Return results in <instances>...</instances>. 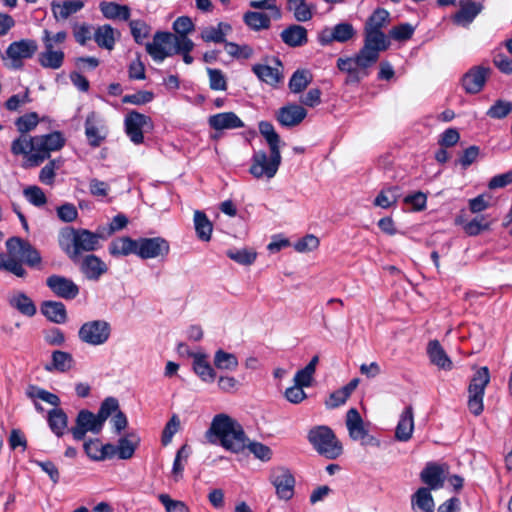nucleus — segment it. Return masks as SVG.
<instances>
[{
	"instance_id": "obj_12",
	"label": "nucleus",
	"mask_w": 512,
	"mask_h": 512,
	"mask_svg": "<svg viewBox=\"0 0 512 512\" xmlns=\"http://www.w3.org/2000/svg\"><path fill=\"white\" fill-rule=\"evenodd\" d=\"M360 59L359 51L353 57L338 58L337 68L347 73L346 84H358L364 77L369 75V69L372 65Z\"/></svg>"
},
{
	"instance_id": "obj_41",
	"label": "nucleus",
	"mask_w": 512,
	"mask_h": 512,
	"mask_svg": "<svg viewBox=\"0 0 512 512\" xmlns=\"http://www.w3.org/2000/svg\"><path fill=\"white\" fill-rule=\"evenodd\" d=\"M481 10V4L475 2L467 3L454 15V22L463 26L469 25Z\"/></svg>"
},
{
	"instance_id": "obj_47",
	"label": "nucleus",
	"mask_w": 512,
	"mask_h": 512,
	"mask_svg": "<svg viewBox=\"0 0 512 512\" xmlns=\"http://www.w3.org/2000/svg\"><path fill=\"white\" fill-rule=\"evenodd\" d=\"M214 365L221 370L234 371L237 369L239 362L235 354L219 349L214 355Z\"/></svg>"
},
{
	"instance_id": "obj_10",
	"label": "nucleus",
	"mask_w": 512,
	"mask_h": 512,
	"mask_svg": "<svg viewBox=\"0 0 512 512\" xmlns=\"http://www.w3.org/2000/svg\"><path fill=\"white\" fill-rule=\"evenodd\" d=\"M111 335V326L105 320L85 322L78 331L79 339L86 344L98 346L106 343Z\"/></svg>"
},
{
	"instance_id": "obj_57",
	"label": "nucleus",
	"mask_w": 512,
	"mask_h": 512,
	"mask_svg": "<svg viewBox=\"0 0 512 512\" xmlns=\"http://www.w3.org/2000/svg\"><path fill=\"white\" fill-rule=\"evenodd\" d=\"M250 6L255 9L269 11V16L273 20H279L282 17L281 9L276 5V0H254L250 2Z\"/></svg>"
},
{
	"instance_id": "obj_40",
	"label": "nucleus",
	"mask_w": 512,
	"mask_h": 512,
	"mask_svg": "<svg viewBox=\"0 0 512 512\" xmlns=\"http://www.w3.org/2000/svg\"><path fill=\"white\" fill-rule=\"evenodd\" d=\"M193 370L205 382H213L216 377L214 369L204 354L194 355Z\"/></svg>"
},
{
	"instance_id": "obj_25",
	"label": "nucleus",
	"mask_w": 512,
	"mask_h": 512,
	"mask_svg": "<svg viewBox=\"0 0 512 512\" xmlns=\"http://www.w3.org/2000/svg\"><path fill=\"white\" fill-rule=\"evenodd\" d=\"M421 481L429 490H437L443 487L445 477L442 467L436 463H428L420 473Z\"/></svg>"
},
{
	"instance_id": "obj_59",
	"label": "nucleus",
	"mask_w": 512,
	"mask_h": 512,
	"mask_svg": "<svg viewBox=\"0 0 512 512\" xmlns=\"http://www.w3.org/2000/svg\"><path fill=\"white\" fill-rule=\"evenodd\" d=\"M226 52L237 59H249L253 55V49L249 45H238L234 42H225Z\"/></svg>"
},
{
	"instance_id": "obj_56",
	"label": "nucleus",
	"mask_w": 512,
	"mask_h": 512,
	"mask_svg": "<svg viewBox=\"0 0 512 512\" xmlns=\"http://www.w3.org/2000/svg\"><path fill=\"white\" fill-rule=\"evenodd\" d=\"M512 112V103L505 100H497L486 112L493 119H503Z\"/></svg>"
},
{
	"instance_id": "obj_24",
	"label": "nucleus",
	"mask_w": 512,
	"mask_h": 512,
	"mask_svg": "<svg viewBox=\"0 0 512 512\" xmlns=\"http://www.w3.org/2000/svg\"><path fill=\"white\" fill-rule=\"evenodd\" d=\"M280 38L289 47H302L308 43V31L304 26L291 24L282 30Z\"/></svg>"
},
{
	"instance_id": "obj_62",
	"label": "nucleus",
	"mask_w": 512,
	"mask_h": 512,
	"mask_svg": "<svg viewBox=\"0 0 512 512\" xmlns=\"http://www.w3.org/2000/svg\"><path fill=\"white\" fill-rule=\"evenodd\" d=\"M131 34L136 43L141 44L148 37L150 27L142 20H132L129 23Z\"/></svg>"
},
{
	"instance_id": "obj_23",
	"label": "nucleus",
	"mask_w": 512,
	"mask_h": 512,
	"mask_svg": "<svg viewBox=\"0 0 512 512\" xmlns=\"http://www.w3.org/2000/svg\"><path fill=\"white\" fill-rule=\"evenodd\" d=\"M80 271L88 280L97 281L108 271L107 265L96 255H86L79 260Z\"/></svg>"
},
{
	"instance_id": "obj_26",
	"label": "nucleus",
	"mask_w": 512,
	"mask_h": 512,
	"mask_svg": "<svg viewBox=\"0 0 512 512\" xmlns=\"http://www.w3.org/2000/svg\"><path fill=\"white\" fill-rule=\"evenodd\" d=\"M209 126L214 130L237 129L244 127L243 121L234 112H223L208 118Z\"/></svg>"
},
{
	"instance_id": "obj_21",
	"label": "nucleus",
	"mask_w": 512,
	"mask_h": 512,
	"mask_svg": "<svg viewBox=\"0 0 512 512\" xmlns=\"http://www.w3.org/2000/svg\"><path fill=\"white\" fill-rule=\"evenodd\" d=\"M306 115L307 111L302 106L288 104L277 111L276 119L284 127H293L300 124L305 119Z\"/></svg>"
},
{
	"instance_id": "obj_43",
	"label": "nucleus",
	"mask_w": 512,
	"mask_h": 512,
	"mask_svg": "<svg viewBox=\"0 0 512 512\" xmlns=\"http://www.w3.org/2000/svg\"><path fill=\"white\" fill-rule=\"evenodd\" d=\"M319 362L318 355L312 357L310 362L302 369L298 370L294 376V383L301 387H309L312 384L313 375Z\"/></svg>"
},
{
	"instance_id": "obj_54",
	"label": "nucleus",
	"mask_w": 512,
	"mask_h": 512,
	"mask_svg": "<svg viewBox=\"0 0 512 512\" xmlns=\"http://www.w3.org/2000/svg\"><path fill=\"white\" fill-rule=\"evenodd\" d=\"M39 123V116L36 112H30L19 117L15 121L17 130L22 134L26 135L28 132L36 128Z\"/></svg>"
},
{
	"instance_id": "obj_52",
	"label": "nucleus",
	"mask_w": 512,
	"mask_h": 512,
	"mask_svg": "<svg viewBox=\"0 0 512 512\" xmlns=\"http://www.w3.org/2000/svg\"><path fill=\"white\" fill-rule=\"evenodd\" d=\"M226 255L236 263L245 266L253 264L257 257V253L254 250L248 248L229 249L226 251Z\"/></svg>"
},
{
	"instance_id": "obj_3",
	"label": "nucleus",
	"mask_w": 512,
	"mask_h": 512,
	"mask_svg": "<svg viewBox=\"0 0 512 512\" xmlns=\"http://www.w3.org/2000/svg\"><path fill=\"white\" fill-rule=\"evenodd\" d=\"M211 443H217L226 450L239 453L246 447V435L243 427L226 414H217L206 432Z\"/></svg>"
},
{
	"instance_id": "obj_64",
	"label": "nucleus",
	"mask_w": 512,
	"mask_h": 512,
	"mask_svg": "<svg viewBox=\"0 0 512 512\" xmlns=\"http://www.w3.org/2000/svg\"><path fill=\"white\" fill-rule=\"evenodd\" d=\"M414 33V27L409 23H402L400 25L394 26L390 32L389 36L396 41H406L409 40Z\"/></svg>"
},
{
	"instance_id": "obj_19",
	"label": "nucleus",
	"mask_w": 512,
	"mask_h": 512,
	"mask_svg": "<svg viewBox=\"0 0 512 512\" xmlns=\"http://www.w3.org/2000/svg\"><path fill=\"white\" fill-rule=\"evenodd\" d=\"M355 35V30L352 24L342 22L335 25L333 28H324L318 36V40L322 45H329L332 42L344 43L352 39Z\"/></svg>"
},
{
	"instance_id": "obj_15",
	"label": "nucleus",
	"mask_w": 512,
	"mask_h": 512,
	"mask_svg": "<svg viewBox=\"0 0 512 512\" xmlns=\"http://www.w3.org/2000/svg\"><path fill=\"white\" fill-rule=\"evenodd\" d=\"M103 425L97 414L83 409L79 411L75 420V426L71 428V433L74 440L81 441L85 438L87 432L98 434L102 430Z\"/></svg>"
},
{
	"instance_id": "obj_48",
	"label": "nucleus",
	"mask_w": 512,
	"mask_h": 512,
	"mask_svg": "<svg viewBox=\"0 0 512 512\" xmlns=\"http://www.w3.org/2000/svg\"><path fill=\"white\" fill-rule=\"evenodd\" d=\"M312 75L308 70L295 71L289 80V89L293 93H300L311 83Z\"/></svg>"
},
{
	"instance_id": "obj_45",
	"label": "nucleus",
	"mask_w": 512,
	"mask_h": 512,
	"mask_svg": "<svg viewBox=\"0 0 512 512\" xmlns=\"http://www.w3.org/2000/svg\"><path fill=\"white\" fill-rule=\"evenodd\" d=\"M194 225L196 234L202 241H209L211 238L213 226L206 214L202 211H195Z\"/></svg>"
},
{
	"instance_id": "obj_50",
	"label": "nucleus",
	"mask_w": 512,
	"mask_h": 512,
	"mask_svg": "<svg viewBox=\"0 0 512 512\" xmlns=\"http://www.w3.org/2000/svg\"><path fill=\"white\" fill-rule=\"evenodd\" d=\"M73 364L72 355L68 352L56 350L52 353V364L46 366L47 370H58L60 372H66L71 369Z\"/></svg>"
},
{
	"instance_id": "obj_27",
	"label": "nucleus",
	"mask_w": 512,
	"mask_h": 512,
	"mask_svg": "<svg viewBox=\"0 0 512 512\" xmlns=\"http://www.w3.org/2000/svg\"><path fill=\"white\" fill-rule=\"evenodd\" d=\"M120 36V32L114 29L109 24H104L101 26H98L94 33H93V39L96 42V44L106 50H113L116 38Z\"/></svg>"
},
{
	"instance_id": "obj_39",
	"label": "nucleus",
	"mask_w": 512,
	"mask_h": 512,
	"mask_svg": "<svg viewBox=\"0 0 512 512\" xmlns=\"http://www.w3.org/2000/svg\"><path fill=\"white\" fill-rule=\"evenodd\" d=\"M231 31V26L220 22L217 26L206 27L201 32V38L204 42L224 43L227 42L225 36Z\"/></svg>"
},
{
	"instance_id": "obj_49",
	"label": "nucleus",
	"mask_w": 512,
	"mask_h": 512,
	"mask_svg": "<svg viewBox=\"0 0 512 512\" xmlns=\"http://www.w3.org/2000/svg\"><path fill=\"white\" fill-rule=\"evenodd\" d=\"M252 71L257 77L270 85H275L280 81L279 70L268 65L255 64L252 67Z\"/></svg>"
},
{
	"instance_id": "obj_61",
	"label": "nucleus",
	"mask_w": 512,
	"mask_h": 512,
	"mask_svg": "<svg viewBox=\"0 0 512 512\" xmlns=\"http://www.w3.org/2000/svg\"><path fill=\"white\" fill-rule=\"evenodd\" d=\"M158 500L165 507L166 512H189L188 506L183 501L174 500L168 494H159Z\"/></svg>"
},
{
	"instance_id": "obj_1",
	"label": "nucleus",
	"mask_w": 512,
	"mask_h": 512,
	"mask_svg": "<svg viewBox=\"0 0 512 512\" xmlns=\"http://www.w3.org/2000/svg\"><path fill=\"white\" fill-rule=\"evenodd\" d=\"M7 254L0 253V270L24 278L27 271L23 263L29 267L38 266L42 257L39 251L27 240L20 237H10L6 243Z\"/></svg>"
},
{
	"instance_id": "obj_11",
	"label": "nucleus",
	"mask_w": 512,
	"mask_h": 512,
	"mask_svg": "<svg viewBox=\"0 0 512 512\" xmlns=\"http://www.w3.org/2000/svg\"><path fill=\"white\" fill-rule=\"evenodd\" d=\"M124 127L131 142L140 145L144 142V132L153 128V122L149 116L132 110L125 116Z\"/></svg>"
},
{
	"instance_id": "obj_4",
	"label": "nucleus",
	"mask_w": 512,
	"mask_h": 512,
	"mask_svg": "<svg viewBox=\"0 0 512 512\" xmlns=\"http://www.w3.org/2000/svg\"><path fill=\"white\" fill-rule=\"evenodd\" d=\"M100 235L87 229L62 228L58 235L61 250L77 264L83 251H94L99 246Z\"/></svg>"
},
{
	"instance_id": "obj_30",
	"label": "nucleus",
	"mask_w": 512,
	"mask_h": 512,
	"mask_svg": "<svg viewBox=\"0 0 512 512\" xmlns=\"http://www.w3.org/2000/svg\"><path fill=\"white\" fill-rule=\"evenodd\" d=\"M429 488H419L411 497V506L414 512H433L434 499Z\"/></svg>"
},
{
	"instance_id": "obj_14",
	"label": "nucleus",
	"mask_w": 512,
	"mask_h": 512,
	"mask_svg": "<svg viewBox=\"0 0 512 512\" xmlns=\"http://www.w3.org/2000/svg\"><path fill=\"white\" fill-rule=\"evenodd\" d=\"M38 50V45L35 40L21 39L12 42L6 49V55L11 61L13 69H21L23 67V60L30 59Z\"/></svg>"
},
{
	"instance_id": "obj_2",
	"label": "nucleus",
	"mask_w": 512,
	"mask_h": 512,
	"mask_svg": "<svg viewBox=\"0 0 512 512\" xmlns=\"http://www.w3.org/2000/svg\"><path fill=\"white\" fill-rule=\"evenodd\" d=\"M260 134L265 138L270 148V156L265 151H257L252 156L249 172L255 178H273L281 164L280 136L274 126L268 121H261L258 125Z\"/></svg>"
},
{
	"instance_id": "obj_44",
	"label": "nucleus",
	"mask_w": 512,
	"mask_h": 512,
	"mask_svg": "<svg viewBox=\"0 0 512 512\" xmlns=\"http://www.w3.org/2000/svg\"><path fill=\"white\" fill-rule=\"evenodd\" d=\"M390 14L383 8H377L367 19L364 30L368 31H382V28L386 27L389 22Z\"/></svg>"
},
{
	"instance_id": "obj_17",
	"label": "nucleus",
	"mask_w": 512,
	"mask_h": 512,
	"mask_svg": "<svg viewBox=\"0 0 512 512\" xmlns=\"http://www.w3.org/2000/svg\"><path fill=\"white\" fill-rule=\"evenodd\" d=\"M47 287L58 297L72 300L79 294V286L71 279L53 274L46 279Z\"/></svg>"
},
{
	"instance_id": "obj_20",
	"label": "nucleus",
	"mask_w": 512,
	"mask_h": 512,
	"mask_svg": "<svg viewBox=\"0 0 512 512\" xmlns=\"http://www.w3.org/2000/svg\"><path fill=\"white\" fill-rule=\"evenodd\" d=\"M107 128L100 123L95 112H90L85 120V135L91 147L97 148L106 139Z\"/></svg>"
},
{
	"instance_id": "obj_42",
	"label": "nucleus",
	"mask_w": 512,
	"mask_h": 512,
	"mask_svg": "<svg viewBox=\"0 0 512 512\" xmlns=\"http://www.w3.org/2000/svg\"><path fill=\"white\" fill-rule=\"evenodd\" d=\"M271 19L268 14L263 12L248 11L244 14V23L255 31L268 29L271 25Z\"/></svg>"
},
{
	"instance_id": "obj_29",
	"label": "nucleus",
	"mask_w": 512,
	"mask_h": 512,
	"mask_svg": "<svg viewBox=\"0 0 512 512\" xmlns=\"http://www.w3.org/2000/svg\"><path fill=\"white\" fill-rule=\"evenodd\" d=\"M85 3L83 0H65L62 2L53 1L51 10L56 20H65L71 15L79 12Z\"/></svg>"
},
{
	"instance_id": "obj_18",
	"label": "nucleus",
	"mask_w": 512,
	"mask_h": 512,
	"mask_svg": "<svg viewBox=\"0 0 512 512\" xmlns=\"http://www.w3.org/2000/svg\"><path fill=\"white\" fill-rule=\"evenodd\" d=\"M490 72L489 67L482 65L470 68L461 80L464 90L469 94L479 93L483 89Z\"/></svg>"
},
{
	"instance_id": "obj_55",
	"label": "nucleus",
	"mask_w": 512,
	"mask_h": 512,
	"mask_svg": "<svg viewBox=\"0 0 512 512\" xmlns=\"http://www.w3.org/2000/svg\"><path fill=\"white\" fill-rule=\"evenodd\" d=\"M23 195L29 203L41 207L47 203V197L43 190L36 185L28 186L23 190Z\"/></svg>"
},
{
	"instance_id": "obj_51",
	"label": "nucleus",
	"mask_w": 512,
	"mask_h": 512,
	"mask_svg": "<svg viewBox=\"0 0 512 512\" xmlns=\"http://www.w3.org/2000/svg\"><path fill=\"white\" fill-rule=\"evenodd\" d=\"M399 197L400 195L398 187H388L380 191V193L374 200V204L381 208L387 209L392 205L396 204Z\"/></svg>"
},
{
	"instance_id": "obj_36",
	"label": "nucleus",
	"mask_w": 512,
	"mask_h": 512,
	"mask_svg": "<svg viewBox=\"0 0 512 512\" xmlns=\"http://www.w3.org/2000/svg\"><path fill=\"white\" fill-rule=\"evenodd\" d=\"M48 425L51 431L57 436L62 437L68 426V417L61 408H54L48 412Z\"/></svg>"
},
{
	"instance_id": "obj_60",
	"label": "nucleus",
	"mask_w": 512,
	"mask_h": 512,
	"mask_svg": "<svg viewBox=\"0 0 512 512\" xmlns=\"http://www.w3.org/2000/svg\"><path fill=\"white\" fill-rule=\"evenodd\" d=\"M118 411H120L118 400L114 397H108L101 403L97 416L104 424L112 413H117Z\"/></svg>"
},
{
	"instance_id": "obj_5",
	"label": "nucleus",
	"mask_w": 512,
	"mask_h": 512,
	"mask_svg": "<svg viewBox=\"0 0 512 512\" xmlns=\"http://www.w3.org/2000/svg\"><path fill=\"white\" fill-rule=\"evenodd\" d=\"M68 37L66 31H60L55 34L49 30L43 31L42 42L43 51L38 54V63L46 69L57 70L62 67L65 59V53L61 48Z\"/></svg>"
},
{
	"instance_id": "obj_13",
	"label": "nucleus",
	"mask_w": 512,
	"mask_h": 512,
	"mask_svg": "<svg viewBox=\"0 0 512 512\" xmlns=\"http://www.w3.org/2000/svg\"><path fill=\"white\" fill-rule=\"evenodd\" d=\"M169 251V242L162 237H141L137 239L136 255L141 259L166 257Z\"/></svg>"
},
{
	"instance_id": "obj_28",
	"label": "nucleus",
	"mask_w": 512,
	"mask_h": 512,
	"mask_svg": "<svg viewBox=\"0 0 512 512\" xmlns=\"http://www.w3.org/2000/svg\"><path fill=\"white\" fill-rule=\"evenodd\" d=\"M414 430V414L411 405L407 406L400 415L399 422L395 430V438L406 442L412 437Z\"/></svg>"
},
{
	"instance_id": "obj_46",
	"label": "nucleus",
	"mask_w": 512,
	"mask_h": 512,
	"mask_svg": "<svg viewBox=\"0 0 512 512\" xmlns=\"http://www.w3.org/2000/svg\"><path fill=\"white\" fill-rule=\"evenodd\" d=\"M10 305L17 309L25 316L32 317L36 314V306L34 302L25 293L14 295L10 301Z\"/></svg>"
},
{
	"instance_id": "obj_16",
	"label": "nucleus",
	"mask_w": 512,
	"mask_h": 512,
	"mask_svg": "<svg viewBox=\"0 0 512 512\" xmlns=\"http://www.w3.org/2000/svg\"><path fill=\"white\" fill-rule=\"evenodd\" d=\"M173 34L158 31L153 41L146 44L147 53L156 62H162L166 57L173 55Z\"/></svg>"
},
{
	"instance_id": "obj_6",
	"label": "nucleus",
	"mask_w": 512,
	"mask_h": 512,
	"mask_svg": "<svg viewBox=\"0 0 512 512\" xmlns=\"http://www.w3.org/2000/svg\"><path fill=\"white\" fill-rule=\"evenodd\" d=\"M308 441L313 448L327 459H336L343 453L341 442L328 426H316L308 432Z\"/></svg>"
},
{
	"instance_id": "obj_32",
	"label": "nucleus",
	"mask_w": 512,
	"mask_h": 512,
	"mask_svg": "<svg viewBox=\"0 0 512 512\" xmlns=\"http://www.w3.org/2000/svg\"><path fill=\"white\" fill-rule=\"evenodd\" d=\"M41 312L47 319L57 324L65 323L67 320L66 307L59 301H44Z\"/></svg>"
},
{
	"instance_id": "obj_58",
	"label": "nucleus",
	"mask_w": 512,
	"mask_h": 512,
	"mask_svg": "<svg viewBox=\"0 0 512 512\" xmlns=\"http://www.w3.org/2000/svg\"><path fill=\"white\" fill-rule=\"evenodd\" d=\"M209 76V87L215 91L227 90V81L224 73L220 69L207 68Z\"/></svg>"
},
{
	"instance_id": "obj_7",
	"label": "nucleus",
	"mask_w": 512,
	"mask_h": 512,
	"mask_svg": "<svg viewBox=\"0 0 512 512\" xmlns=\"http://www.w3.org/2000/svg\"><path fill=\"white\" fill-rule=\"evenodd\" d=\"M32 143L35 145V153L28 156L24 167L39 166L50 158L52 151H58L64 146L65 139L60 132L56 131L46 135L34 136Z\"/></svg>"
},
{
	"instance_id": "obj_31",
	"label": "nucleus",
	"mask_w": 512,
	"mask_h": 512,
	"mask_svg": "<svg viewBox=\"0 0 512 512\" xmlns=\"http://www.w3.org/2000/svg\"><path fill=\"white\" fill-rule=\"evenodd\" d=\"M346 426L349 436L353 440L364 439L367 436V431L364 428L363 419L357 409L351 408L346 415Z\"/></svg>"
},
{
	"instance_id": "obj_8",
	"label": "nucleus",
	"mask_w": 512,
	"mask_h": 512,
	"mask_svg": "<svg viewBox=\"0 0 512 512\" xmlns=\"http://www.w3.org/2000/svg\"><path fill=\"white\" fill-rule=\"evenodd\" d=\"M390 40L383 31L364 30V45L359 50L361 61L370 63L372 66L377 63L380 53L390 47Z\"/></svg>"
},
{
	"instance_id": "obj_37",
	"label": "nucleus",
	"mask_w": 512,
	"mask_h": 512,
	"mask_svg": "<svg viewBox=\"0 0 512 512\" xmlns=\"http://www.w3.org/2000/svg\"><path fill=\"white\" fill-rule=\"evenodd\" d=\"M140 439L134 432L127 433L118 440V458L127 460L133 457Z\"/></svg>"
},
{
	"instance_id": "obj_53",
	"label": "nucleus",
	"mask_w": 512,
	"mask_h": 512,
	"mask_svg": "<svg viewBox=\"0 0 512 512\" xmlns=\"http://www.w3.org/2000/svg\"><path fill=\"white\" fill-rule=\"evenodd\" d=\"M33 142V137H27L26 135L19 136L15 140H13L11 144V152L13 155H26L27 157L31 153H35V145Z\"/></svg>"
},
{
	"instance_id": "obj_22",
	"label": "nucleus",
	"mask_w": 512,
	"mask_h": 512,
	"mask_svg": "<svg viewBox=\"0 0 512 512\" xmlns=\"http://www.w3.org/2000/svg\"><path fill=\"white\" fill-rule=\"evenodd\" d=\"M272 483L275 486L279 498L289 500L294 494L295 479L287 469H279L272 475Z\"/></svg>"
},
{
	"instance_id": "obj_9",
	"label": "nucleus",
	"mask_w": 512,
	"mask_h": 512,
	"mask_svg": "<svg viewBox=\"0 0 512 512\" xmlns=\"http://www.w3.org/2000/svg\"><path fill=\"white\" fill-rule=\"evenodd\" d=\"M489 381L490 374L487 367L478 369L470 381L468 408L475 416L480 415L483 411V397Z\"/></svg>"
},
{
	"instance_id": "obj_34",
	"label": "nucleus",
	"mask_w": 512,
	"mask_h": 512,
	"mask_svg": "<svg viewBox=\"0 0 512 512\" xmlns=\"http://www.w3.org/2000/svg\"><path fill=\"white\" fill-rule=\"evenodd\" d=\"M99 8L107 19L127 21L130 18V8L127 5L103 1L100 3Z\"/></svg>"
},
{
	"instance_id": "obj_35",
	"label": "nucleus",
	"mask_w": 512,
	"mask_h": 512,
	"mask_svg": "<svg viewBox=\"0 0 512 512\" xmlns=\"http://www.w3.org/2000/svg\"><path fill=\"white\" fill-rule=\"evenodd\" d=\"M427 353L430 361L441 369L449 370L452 367V361L449 359L439 341H430L427 347Z\"/></svg>"
},
{
	"instance_id": "obj_38",
	"label": "nucleus",
	"mask_w": 512,
	"mask_h": 512,
	"mask_svg": "<svg viewBox=\"0 0 512 512\" xmlns=\"http://www.w3.org/2000/svg\"><path fill=\"white\" fill-rule=\"evenodd\" d=\"M137 248V239H132L130 237H119L114 239L109 244V252L113 256H127L129 254L136 255Z\"/></svg>"
},
{
	"instance_id": "obj_63",
	"label": "nucleus",
	"mask_w": 512,
	"mask_h": 512,
	"mask_svg": "<svg viewBox=\"0 0 512 512\" xmlns=\"http://www.w3.org/2000/svg\"><path fill=\"white\" fill-rule=\"evenodd\" d=\"M489 229V223L484 216H477L464 225V231L469 236H476Z\"/></svg>"
},
{
	"instance_id": "obj_33",
	"label": "nucleus",
	"mask_w": 512,
	"mask_h": 512,
	"mask_svg": "<svg viewBox=\"0 0 512 512\" xmlns=\"http://www.w3.org/2000/svg\"><path fill=\"white\" fill-rule=\"evenodd\" d=\"M359 384V379H352L347 385L342 388L332 392L326 400L325 404L327 408L333 409L337 408L340 405L344 404L346 400L350 397L352 392L357 388Z\"/></svg>"
}]
</instances>
